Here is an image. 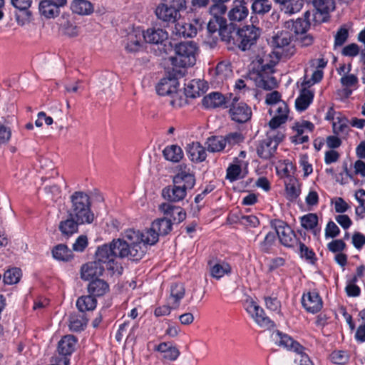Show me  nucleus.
<instances>
[{
	"mask_svg": "<svg viewBox=\"0 0 365 365\" xmlns=\"http://www.w3.org/2000/svg\"><path fill=\"white\" fill-rule=\"evenodd\" d=\"M339 228L333 221H329L327 223L325 229V236L327 238L336 237V236L339 235Z\"/></svg>",
	"mask_w": 365,
	"mask_h": 365,
	"instance_id": "052dcab7",
	"label": "nucleus"
},
{
	"mask_svg": "<svg viewBox=\"0 0 365 365\" xmlns=\"http://www.w3.org/2000/svg\"><path fill=\"white\" fill-rule=\"evenodd\" d=\"M277 61L272 60V53H267L265 51L259 53L252 63L258 71V78L257 85L258 87L265 90H272L274 88L277 82L272 76L274 67Z\"/></svg>",
	"mask_w": 365,
	"mask_h": 365,
	"instance_id": "f03ea898",
	"label": "nucleus"
},
{
	"mask_svg": "<svg viewBox=\"0 0 365 365\" xmlns=\"http://www.w3.org/2000/svg\"><path fill=\"white\" fill-rule=\"evenodd\" d=\"M248 14L247 0H234L232 6L228 12V18L234 24L245 20Z\"/></svg>",
	"mask_w": 365,
	"mask_h": 365,
	"instance_id": "dca6fc26",
	"label": "nucleus"
},
{
	"mask_svg": "<svg viewBox=\"0 0 365 365\" xmlns=\"http://www.w3.org/2000/svg\"><path fill=\"white\" fill-rule=\"evenodd\" d=\"M331 359L334 364H342L347 361L348 356L344 351H336L331 353Z\"/></svg>",
	"mask_w": 365,
	"mask_h": 365,
	"instance_id": "e2e57ef3",
	"label": "nucleus"
},
{
	"mask_svg": "<svg viewBox=\"0 0 365 365\" xmlns=\"http://www.w3.org/2000/svg\"><path fill=\"white\" fill-rule=\"evenodd\" d=\"M204 24L200 17L194 18L189 22H178L175 26V33L179 36L192 38L202 29Z\"/></svg>",
	"mask_w": 365,
	"mask_h": 365,
	"instance_id": "4468645a",
	"label": "nucleus"
},
{
	"mask_svg": "<svg viewBox=\"0 0 365 365\" xmlns=\"http://www.w3.org/2000/svg\"><path fill=\"white\" fill-rule=\"evenodd\" d=\"M277 3L284 5L285 13L292 14L301 10L304 5L303 0H274Z\"/></svg>",
	"mask_w": 365,
	"mask_h": 365,
	"instance_id": "79ce46f5",
	"label": "nucleus"
},
{
	"mask_svg": "<svg viewBox=\"0 0 365 365\" xmlns=\"http://www.w3.org/2000/svg\"><path fill=\"white\" fill-rule=\"evenodd\" d=\"M76 345V339L72 335L63 336L58 342V350L61 356L67 357L75 350Z\"/></svg>",
	"mask_w": 365,
	"mask_h": 365,
	"instance_id": "c756f323",
	"label": "nucleus"
},
{
	"mask_svg": "<svg viewBox=\"0 0 365 365\" xmlns=\"http://www.w3.org/2000/svg\"><path fill=\"white\" fill-rule=\"evenodd\" d=\"M178 81L175 78H163L156 86V91L160 96L170 95L177 91Z\"/></svg>",
	"mask_w": 365,
	"mask_h": 365,
	"instance_id": "cd10ccee",
	"label": "nucleus"
},
{
	"mask_svg": "<svg viewBox=\"0 0 365 365\" xmlns=\"http://www.w3.org/2000/svg\"><path fill=\"white\" fill-rule=\"evenodd\" d=\"M159 210L165 215L169 216L171 222L180 223L186 218V212L180 207L164 202L160 205Z\"/></svg>",
	"mask_w": 365,
	"mask_h": 365,
	"instance_id": "4be33fe9",
	"label": "nucleus"
},
{
	"mask_svg": "<svg viewBox=\"0 0 365 365\" xmlns=\"http://www.w3.org/2000/svg\"><path fill=\"white\" fill-rule=\"evenodd\" d=\"M226 23V19L224 18H217L214 19L212 18L210 19L207 24V32L211 35L213 36L215 34H217L219 36V34L220 32V29L223 25V24Z\"/></svg>",
	"mask_w": 365,
	"mask_h": 365,
	"instance_id": "09e8293b",
	"label": "nucleus"
},
{
	"mask_svg": "<svg viewBox=\"0 0 365 365\" xmlns=\"http://www.w3.org/2000/svg\"><path fill=\"white\" fill-rule=\"evenodd\" d=\"M334 133L336 135L346 134L349 128L348 125V120L345 118H336L332 124Z\"/></svg>",
	"mask_w": 365,
	"mask_h": 365,
	"instance_id": "de8ad7c7",
	"label": "nucleus"
},
{
	"mask_svg": "<svg viewBox=\"0 0 365 365\" xmlns=\"http://www.w3.org/2000/svg\"><path fill=\"white\" fill-rule=\"evenodd\" d=\"M247 310L252 315L259 326L267 329H269L274 326L273 322L265 316L264 310L257 304L251 302L247 307Z\"/></svg>",
	"mask_w": 365,
	"mask_h": 365,
	"instance_id": "a211bd4d",
	"label": "nucleus"
},
{
	"mask_svg": "<svg viewBox=\"0 0 365 365\" xmlns=\"http://www.w3.org/2000/svg\"><path fill=\"white\" fill-rule=\"evenodd\" d=\"M301 225L304 229L312 230L314 235H317L319 232L316 229L318 225V216L315 213H309L302 216Z\"/></svg>",
	"mask_w": 365,
	"mask_h": 365,
	"instance_id": "a19ab883",
	"label": "nucleus"
},
{
	"mask_svg": "<svg viewBox=\"0 0 365 365\" xmlns=\"http://www.w3.org/2000/svg\"><path fill=\"white\" fill-rule=\"evenodd\" d=\"M91 205V199L88 194L82 191H76L70 196L68 216L76 219L81 224H91L94 220Z\"/></svg>",
	"mask_w": 365,
	"mask_h": 365,
	"instance_id": "7ed1b4c3",
	"label": "nucleus"
},
{
	"mask_svg": "<svg viewBox=\"0 0 365 365\" xmlns=\"http://www.w3.org/2000/svg\"><path fill=\"white\" fill-rule=\"evenodd\" d=\"M207 82L200 79H192L185 83V93L187 97L195 98L206 92Z\"/></svg>",
	"mask_w": 365,
	"mask_h": 365,
	"instance_id": "412c9836",
	"label": "nucleus"
},
{
	"mask_svg": "<svg viewBox=\"0 0 365 365\" xmlns=\"http://www.w3.org/2000/svg\"><path fill=\"white\" fill-rule=\"evenodd\" d=\"M284 29L289 30L295 34H304L306 33L307 29L308 28V24L306 21L302 19H297L296 21L289 20L284 22Z\"/></svg>",
	"mask_w": 365,
	"mask_h": 365,
	"instance_id": "f704fd0d",
	"label": "nucleus"
},
{
	"mask_svg": "<svg viewBox=\"0 0 365 365\" xmlns=\"http://www.w3.org/2000/svg\"><path fill=\"white\" fill-rule=\"evenodd\" d=\"M229 114L232 120L238 123H244L250 120L252 117L251 108L244 102L239 101L233 98L229 105Z\"/></svg>",
	"mask_w": 365,
	"mask_h": 365,
	"instance_id": "f8f14e48",
	"label": "nucleus"
},
{
	"mask_svg": "<svg viewBox=\"0 0 365 365\" xmlns=\"http://www.w3.org/2000/svg\"><path fill=\"white\" fill-rule=\"evenodd\" d=\"M95 260L108 270L114 271L115 269H118L115 257L110 243L104 244L98 247L96 252Z\"/></svg>",
	"mask_w": 365,
	"mask_h": 365,
	"instance_id": "ddd939ff",
	"label": "nucleus"
},
{
	"mask_svg": "<svg viewBox=\"0 0 365 365\" xmlns=\"http://www.w3.org/2000/svg\"><path fill=\"white\" fill-rule=\"evenodd\" d=\"M73 13L78 15H90L94 11L93 4L88 0H73L71 4Z\"/></svg>",
	"mask_w": 365,
	"mask_h": 365,
	"instance_id": "2f4dec72",
	"label": "nucleus"
},
{
	"mask_svg": "<svg viewBox=\"0 0 365 365\" xmlns=\"http://www.w3.org/2000/svg\"><path fill=\"white\" fill-rule=\"evenodd\" d=\"M11 4L19 11H24L25 20L29 21L31 18V12L29 11L31 0H11Z\"/></svg>",
	"mask_w": 365,
	"mask_h": 365,
	"instance_id": "49530a36",
	"label": "nucleus"
},
{
	"mask_svg": "<svg viewBox=\"0 0 365 365\" xmlns=\"http://www.w3.org/2000/svg\"><path fill=\"white\" fill-rule=\"evenodd\" d=\"M295 247H299V252L302 257H304L307 259H313L314 253L304 244L302 243L301 242H298V245L295 246Z\"/></svg>",
	"mask_w": 365,
	"mask_h": 365,
	"instance_id": "69168bd1",
	"label": "nucleus"
},
{
	"mask_svg": "<svg viewBox=\"0 0 365 365\" xmlns=\"http://www.w3.org/2000/svg\"><path fill=\"white\" fill-rule=\"evenodd\" d=\"M52 255L59 261H68L73 257L72 250L63 244L56 245L52 250Z\"/></svg>",
	"mask_w": 365,
	"mask_h": 365,
	"instance_id": "58836bf2",
	"label": "nucleus"
},
{
	"mask_svg": "<svg viewBox=\"0 0 365 365\" xmlns=\"http://www.w3.org/2000/svg\"><path fill=\"white\" fill-rule=\"evenodd\" d=\"M144 41L149 43L163 44L168 40V34L166 31L162 29H148L143 32Z\"/></svg>",
	"mask_w": 365,
	"mask_h": 365,
	"instance_id": "bb28decb",
	"label": "nucleus"
},
{
	"mask_svg": "<svg viewBox=\"0 0 365 365\" xmlns=\"http://www.w3.org/2000/svg\"><path fill=\"white\" fill-rule=\"evenodd\" d=\"M21 276V269L13 268L5 272L3 279L5 284H14L19 282Z\"/></svg>",
	"mask_w": 365,
	"mask_h": 365,
	"instance_id": "8fccbe9b",
	"label": "nucleus"
},
{
	"mask_svg": "<svg viewBox=\"0 0 365 365\" xmlns=\"http://www.w3.org/2000/svg\"><path fill=\"white\" fill-rule=\"evenodd\" d=\"M331 203L334 205V209L336 212L344 213L349 208V205L341 197H336L331 200Z\"/></svg>",
	"mask_w": 365,
	"mask_h": 365,
	"instance_id": "4d7b16f0",
	"label": "nucleus"
},
{
	"mask_svg": "<svg viewBox=\"0 0 365 365\" xmlns=\"http://www.w3.org/2000/svg\"><path fill=\"white\" fill-rule=\"evenodd\" d=\"M88 245V238L86 235L79 236L73 245V250L76 252H83Z\"/></svg>",
	"mask_w": 365,
	"mask_h": 365,
	"instance_id": "680f3d73",
	"label": "nucleus"
},
{
	"mask_svg": "<svg viewBox=\"0 0 365 365\" xmlns=\"http://www.w3.org/2000/svg\"><path fill=\"white\" fill-rule=\"evenodd\" d=\"M292 33L286 29L274 32L270 44L277 49L276 55L284 58H291L296 52L295 46L292 43Z\"/></svg>",
	"mask_w": 365,
	"mask_h": 365,
	"instance_id": "0eeeda50",
	"label": "nucleus"
},
{
	"mask_svg": "<svg viewBox=\"0 0 365 365\" xmlns=\"http://www.w3.org/2000/svg\"><path fill=\"white\" fill-rule=\"evenodd\" d=\"M272 8V4L269 0H261L255 4H252V10L253 13L257 14H264L268 13Z\"/></svg>",
	"mask_w": 365,
	"mask_h": 365,
	"instance_id": "603ef678",
	"label": "nucleus"
},
{
	"mask_svg": "<svg viewBox=\"0 0 365 365\" xmlns=\"http://www.w3.org/2000/svg\"><path fill=\"white\" fill-rule=\"evenodd\" d=\"M282 245L287 247H295L298 245V239L294 231L284 222L275 220L272 222Z\"/></svg>",
	"mask_w": 365,
	"mask_h": 365,
	"instance_id": "9b49d317",
	"label": "nucleus"
},
{
	"mask_svg": "<svg viewBox=\"0 0 365 365\" xmlns=\"http://www.w3.org/2000/svg\"><path fill=\"white\" fill-rule=\"evenodd\" d=\"M286 192L291 199H296L300 194V189L297 182H289L286 185Z\"/></svg>",
	"mask_w": 365,
	"mask_h": 365,
	"instance_id": "bf43d9fd",
	"label": "nucleus"
},
{
	"mask_svg": "<svg viewBox=\"0 0 365 365\" xmlns=\"http://www.w3.org/2000/svg\"><path fill=\"white\" fill-rule=\"evenodd\" d=\"M276 239L275 232H268L264 241L261 243L260 247L262 251L268 252L269 248L272 246Z\"/></svg>",
	"mask_w": 365,
	"mask_h": 365,
	"instance_id": "13d9d810",
	"label": "nucleus"
},
{
	"mask_svg": "<svg viewBox=\"0 0 365 365\" xmlns=\"http://www.w3.org/2000/svg\"><path fill=\"white\" fill-rule=\"evenodd\" d=\"M329 251L332 252H339L346 247V244L342 240H335L329 242L327 245Z\"/></svg>",
	"mask_w": 365,
	"mask_h": 365,
	"instance_id": "0e129e2a",
	"label": "nucleus"
},
{
	"mask_svg": "<svg viewBox=\"0 0 365 365\" xmlns=\"http://www.w3.org/2000/svg\"><path fill=\"white\" fill-rule=\"evenodd\" d=\"M321 14H327L334 9V0H307Z\"/></svg>",
	"mask_w": 365,
	"mask_h": 365,
	"instance_id": "c03bdc74",
	"label": "nucleus"
},
{
	"mask_svg": "<svg viewBox=\"0 0 365 365\" xmlns=\"http://www.w3.org/2000/svg\"><path fill=\"white\" fill-rule=\"evenodd\" d=\"M284 134L276 133L274 131L267 133V137L259 142L257 146V153L262 159L268 160L274 155L279 143L282 141Z\"/></svg>",
	"mask_w": 365,
	"mask_h": 365,
	"instance_id": "1a4fd4ad",
	"label": "nucleus"
},
{
	"mask_svg": "<svg viewBox=\"0 0 365 365\" xmlns=\"http://www.w3.org/2000/svg\"><path fill=\"white\" fill-rule=\"evenodd\" d=\"M259 35V29L253 25L245 26L238 29L235 46L243 51L249 50L256 43Z\"/></svg>",
	"mask_w": 365,
	"mask_h": 365,
	"instance_id": "9d476101",
	"label": "nucleus"
},
{
	"mask_svg": "<svg viewBox=\"0 0 365 365\" xmlns=\"http://www.w3.org/2000/svg\"><path fill=\"white\" fill-rule=\"evenodd\" d=\"M195 184L194 175L182 170L173 178V186L166 187L163 190V197L170 202H179L185 197L187 190H191Z\"/></svg>",
	"mask_w": 365,
	"mask_h": 365,
	"instance_id": "20e7f679",
	"label": "nucleus"
},
{
	"mask_svg": "<svg viewBox=\"0 0 365 365\" xmlns=\"http://www.w3.org/2000/svg\"><path fill=\"white\" fill-rule=\"evenodd\" d=\"M105 268L96 260L83 264L81 267V278L84 280L92 281L101 276Z\"/></svg>",
	"mask_w": 365,
	"mask_h": 365,
	"instance_id": "aec40b11",
	"label": "nucleus"
},
{
	"mask_svg": "<svg viewBox=\"0 0 365 365\" xmlns=\"http://www.w3.org/2000/svg\"><path fill=\"white\" fill-rule=\"evenodd\" d=\"M143 32L140 29H135L127 35L125 49L128 52L135 53L143 48Z\"/></svg>",
	"mask_w": 365,
	"mask_h": 365,
	"instance_id": "6ab92c4d",
	"label": "nucleus"
},
{
	"mask_svg": "<svg viewBox=\"0 0 365 365\" xmlns=\"http://www.w3.org/2000/svg\"><path fill=\"white\" fill-rule=\"evenodd\" d=\"M231 96L225 98L223 95L218 92H212L205 96L202 99V105L207 108H215L227 105L231 101Z\"/></svg>",
	"mask_w": 365,
	"mask_h": 365,
	"instance_id": "393cba45",
	"label": "nucleus"
},
{
	"mask_svg": "<svg viewBox=\"0 0 365 365\" xmlns=\"http://www.w3.org/2000/svg\"><path fill=\"white\" fill-rule=\"evenodd\" d=\"M240 222L242 225L252 227H255L259 224L258 218L254 215L242 216Z\"/></svg>",
	"mask_w": 365,
	"mask_h": 365,
	"instance_id": "774afa93",
	"label": "nucleus"
},
{
	"mask_svg": "<svg viewBox=\"0 0 365 365\" xmlns=\"http://www.w3.org/2000/svg\"><path fill=\"white\" fill-rule=\"evenodd\" d=\"M227 10L226 6L222 3L214 2L210 8V13L213 16L214 19L222 18L221 15L224 14Z\"/></svg>",
	"mask_w": 365,
	"mask_h": 365,
	"instance_id": "6e6d98bb",
	"label": "nucleus"
},
{
	"mask_svg": "<svg viewBox=\"0 0 365 365\" xmlns=\"http://www.w3.org/2000/svg\"><path fill=\"white\" fill-rule=\"evenodd\" d=\"M215 73L217 81L222 83L230 76L232 71L226 63H219L215 68Z\"/></svg>",
	"mask_w": 365,
	"mask_h": 365,
	"instance_id": "a18cd8bd",
	"label": "nucleus"
},
{
	"mask_svg": "<svg viewBox=\"0 0 365 365\" xmlns=\"http://www.w3.org/2000/svg\"><path fill=\"white\" fill-rule=\"evenodd\" d=\"M207 150L212 153L222 151L225 148L222 136H212L207 141Z\"/></svg>",
	"mask_w": 365,
	"mask_h": 365,
	"instance_id": "37998d69",
	"label": "nucleus"
},
{
	"mask_svg": "<svg viewBox=\"0 0 365 365\" xmlns=\"http://www.w3.org/2000/svg\"><path fill=\"white\" fill-rule=\"evenodd\" d=\"M88 322V319L85 314H72L69 317V327L73 331H79L83 330Z\"/></svg>",
	"mask_w": 365,
	"mask_h": 365,
	"instance_id": "4c0bfd02",
	"label": "nucleus"
},
{
	"mask_svg": "<svg viewBox=\"0 0 365 365\" xmlns=\"http://www.w3.org/2000/svg\"><path fill=\"white\" fill-rule=\"evenodd\" d=\"M186 7L185 0H161L155 9V14L158 19L164 22L175 23Z\"/></svg>",
	"mask_w": 365,
	"mask_h": 365,
	"instance_id": "423d86ee",
	"label": "nucleus"
},
{
	"mask_svg": "<svg viewBox=\"0 0 365 365\" xmlns=\"http://www.w3.org/2000/svg\"><path fill=\"white\" fill-rule=\"evenodd\" d=\"M109 289L108 283L101 279H95L90 282L88 285V291L93 297L104 295Z\"/></svg>",
	"mask_w": 365,
	"mask_h": 365,
	"instance_id": "473e14b6",
	"label": "nucleus"
},
{
	"mask_svg": "<svg viewBox=\"0 0 365 365\" xmlns=\"http://www.w3.org/2000/svg\"><path fill=\"white\" fill-rule=\"evenodd\" d=\"M97 304V301L91 294L82 296L77 299L76 307L78 310L83 313L86 311L93 310Z\"/></svg>",
	"mask_w": 365,
	"mask_h": 365,
	"instance_id": "e433bc0d",
	"label": "nucleus"
},
{
	"mask_svg": "<svg viewBox=\"0 0 365 365\" xmlns=\"http://www.w3.org/2000/svg\"><path fill=\"white\" fill-rule=\"evenodd\" d=\"M141 232L129 229L125 231L123 239H114L110 243L116 257L138 261L144 256L147 246L143 243Z\"/></svg>",
	"mask_w": 365,
	"mask_h": 365,
	"instance_id": "f257e3e1",
	"label": "nucleus"
},
{
	"mask_svg": "<svg viewBox=\"0 0 365 365\" xmlns=\"http://www.w3.org/2000/svg\"><path fill=\"white\" fill-rule=\"evenodd\" d=\"M349 37V30L345 26H341L334 35V48L336 49L344 44Z\"/></svg>",
	"mask_w": 365,
	"mask_h": 365,
	"instance_id": "3c124183",
	"label": "nucleus"
},
{
	"mask_svg": "<svg viewBox=\"0 0 365 365\" xmlns=\"http://www.w3.org/2000/svg\"><path fill=\"white\" fill-rule=\"evenodd\" d=\"M79 225H82L81 222H78L73 217H68V219L60 222L58 228L62 235L69 237L78 232Z\"/></svg>",
	"mask_w": 365,
	"mask_h": 365,
	"instance_id": "c9c22d12",
	"label": "nucleus"
},
{
	"mask_svg": "<svg viewBox=\"0 0 365 365\" xmlns=\"http://www.w3.org/2000/svg\"><path fill=\"white\" fill-rule=\"evenodd\" d=\"M313 98L314 93L304 87L295 101L296 109L299 111L305 110L312 102Z\"/></svg>",
	"mask_w": 365,
	"mask_h": 365,
	"instance_id": "72a5a7b5",
	"label": "nucleus"
},
{
	"mask_svg": "<svg viewBox=\"0 0 365 365\" xmlns=\"http://www.w3.org/2000/svg\"><path fill=\"white\" fill-rule=\"evenodd\" d=\"M66 0H41L38 4L40 14L46 19H53L60 14V8L66 4Z\"/></svg>",
	"mask_w": 365,
	"mask_h": 365,
	"instance_id": "2eb2a0df",
	"label": "nucleus"
},
{
	"mask_svg": "<svg viewBox=\"0 0 365 365\" xmlns=\"http://www.w3.org/2000/svg\"><path fill=\"white\" fill-rule=\"evenodd\" d=\"M341 53L345 56H356L359 53V48L357 44L351 43L344 47Z\"/></svg>",
	"mask_w": 365,
	"mask_h": 365,
	"instance_id": "338daca9",
	"label": "nucleus"
},
{
	"mask_svg": "<svg viewBox=\"0 0 365 365\" xmlns=\"http://www.w3.org/2000/svg\"><path fill=\"white\" fill-rule=\"evenodd\" d=\"M173 222L167 217L159 218L153 221L149 229L141 232L143 242L145 245H155L160 235H166L172 230Z\"/></svg>",
	"mask_w": 365,
	"mask_h": 365,
	"instance_id": "6e6552de",
	"label": "nucleus"
},
{
	"mask_svg": "<svg viewBox=\"0 0 365 365\" xmlns=\"http://www.w3.org/2000/svg\"><path fill=\"white\" fill-rule=\"evenodd\" d=\"M272 340L274 343L282 347L287 349L294 350L297 354L302 349L299 343L294 341L290 336L282 332L277 331L272 334Z\"/></svg>",
	"mask_w": 365,
	"mask_h": 365,
	"instance_id": "5701e85b",
	"label": "nucleus"
},
{
	"mask_svg": "<svg viewBox=\"0 0 365 365\" xmlns=\"http://www.w3.org/2000/svg\"><path fill=\"white\" fill-rule=\"evenodd\" d=\"M223 139L225 141V147L227 145H228L229 147H232L235 145H237L242 142L244 140V137L239 132H233L223 137Z\"/></svg>",
	"mask_w": 365,
	"mask_h": 365,
	"instance_id": "864d4df0",
	"label": "nucleus"
},
{
	"mask_svg": "<svg viewBox=\"0 0 365 365\" xmlns=\"http://www.w3.org/2000/svg\"><path fill=\"white\" fill-rule=\"evenodd\" d=\"M237 35L238 29L232 22L230 24L227 22L223 24L219 34L222 41L228 45L230 49H232L236 46Z\"/></svg>",
	"mask_w": 365,
	"mask_h": 365,
	"instance_id": "b1692460",
	"label": "nucleus"
},
{
	"mask_svg": "<svg viewBox=\"0 0 365 365\" xmlns=\"http://www.w3.org/2000/svg\"><path fill=\"white\" fill-rule=\"evenodd\" d=\"M302 303L304 309L311 313H317L322 308V300L317 292H309L304 294Z\"/></svg>",
	"mask_w": 365,
	"mask_h": 365,
	"instance_id": "f3484780",
	"label": "nucleus"
},
{
	"mask_svg": "<svg viewBox=\"0 0 365 365\" xmlns=\"http://www.w3.org/2000/svg\"><path fill=\"white\" fill-rule=\"evenodd\" d=\"M185 289L182 284L175 283L170 287V297L168 299V304L171 305L173 309H178L180 300L184 297Z\"/></svg>",
	"mask_w": 365,
	"mask_h": 365,
	"instance_id": "c85d7f7f",
	"label": "nucleus"
},
{
	"mask_svg": "<svg viewBox=\"0 0 365 365\" xmlns=\"http://www.w3.org/2000/svg\"><path fill=\"white\" fill-rule=\"evenodd\" d=\"M163 153L166 160L175 163L179 162L183 157L181 148L177 145L167 146Z\"/></svg>",
	"mask_w": 365,
	"mask_h": 365,
	"instance_id": "ea45409f",
	"label": "nucleus"
},
{
	"mask_svg": "<svg viewBox=\"0 0 365 365\" xmlns=\"http://www.w3.org/2000/svg\"><path fill=\"white\" fill-rule=\"evenodd\" d=\"M187 151L189 158L193 162H202L206 158L205 149L198 142L189 144L187 148Z\"/></svg>",
	"mask_w": 365,
	"mask_h": 365,
	"instance_id": "7c9ffc66",
	"label": "nucleus"
},
{
	"mask_svg": "<svg viewBox=\"0 0 365 365\" xmlns=\"http://www.w3.org/2000/svg\"><path fill=\"white\" fill-rule=\"evenodd\" d=\"M241 171L240 165L236 164L230 165L227 169L226 178L233 182L239 178Z\"/></svg>",
	"mask_w": 365,
	"mask_h": 365,
	"instance_id": "5fc2aeb1",
	"label": "nucleus"
},
{
	"mask_svg": "<svg viewBox=\"0 0 365 365\" xmlns=\"http://www.w3.org/2000/svg\"><path fill=\"white\" fill-rule=\"evenodd\" d=\"M175 56L170 57V61L174 66L186 68L194 66L198 47L193 41L180 42L175 46Z\"/></svg>",
	"mask_w": 365,
	"mask_h": 365,
	"instance_id": "39448f33",
	"label": "nucleus"
},
{
	"mask_svg": "<svg viewBox=\"0 0 365 365\" xmlns=\"http://www.w3.org/2000/svg\"><path fill=\"white\" fill-rule=\"evenodd\" d=\"M210 267V272L212 277L220 279L225 275H229L232 272V267L230 264L225 261L208 262Z\"/></svg>",
	"mask_w": 365,
	"mask_h": 365,
	"instance_id": "a878e982",
	"label": "nucleus"
}]
</instances>
